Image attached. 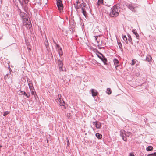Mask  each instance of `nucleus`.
Segmentation results:
<instances>
[{
    "mask_svg": "<svg viewBox=\"0 0 156 156\" xmlns=\"http://www.w3.org/2000/svg\"><path fill=\"white\" fill-rule=\"evenodd\" d=\"M81 12L82 13L84 16L86 17L87 16V13L86 12L85 9L83 7H81Z\"/></svg>",
    "mask_w": 156,
    "mask_h": 156,
    "instance_id": "obj_14",
    "label": "nucleus"
},
{
    "mask_svg": "<svg viewBox=\"0 0 156 156\" xmlns=\"http://www.w3.org/2000/svg\"><path fill=\"white\" fill-rule=\"evenodd\" d=\"M103 5H106L108 7H110V5L108 3H107L106 2H104L103 3Z\"/></svg>",
    "mask_w": 156,
    "mask_h": 156,
    "instance_id": "obj_33",
    "label": "nucleus"
},
{
    "mask_svg": "<svg viewBox=\"0 0 156 156\" xmlns=\"http://www.w3.org/2000/svg\"><path fill=\"white\" fill-rule=\"evenodd\" d=\"M132 32L136 35V38L137 39H139V36L138 33H137L136 30L135 29H133L132 30Z\"/></svg>",
    "mask_w": 156,
    "mask_h": 156,
    "instance_id": "obj_16",
    "label": "nucleus"
},
{
    "mask_svg": "<svg viewBox=\"0 0 156 156\" xmlns=\"http://www.w3.org/2000/svg\"><path fill=\"white\" fill-rule=\"evenodd\" d=\"M27 81L29 88L30 90H31L33 88L32 83L31 81H30V80L28 78L27 79Z\"/></svg>",
    "mask_w": 156,
    "mask_h": 156,
    "instance_id": "obj_13",
    "label": "nucleus"
},
{
    "mask_svg": "<svg viewBox=\"0 0 156 156\" xmlns=\"http://www.w3.org/2000/svg\"><path fill=\"white\" fill-rule=\"evenodd\" d=\"M120 136L122 137V139L124 141H126L127 140V138L125 136V130H122L120 131Z\"/></svg>",
    "mask_w": 156,
    "mask_h": 156,
    "instance_id": "obj_6",
    "label": "nucleus"
},
{
    "mask_svg": "<svg viewBox=\"0 0 156 156\" xmlns=\"http://www.w3.org/2000/svg\"><path fill=\"white\" fill-rule=\"evenodd\" d=\"M148 156H156V153L149 154Z\"/></svg>",
    "mask_w": 156,
    "mask_h": 156,
    "instance_id": "obj_35",
    "label": "nucleus"
},
{
    "mask_svg": "<svg viewBox=\"0 0 156 156\" xmlns=\"http://www.w3.org/2000/svg\"><path fill=\"white\" fill-rule=\"evenodd\" d=\"M36 1H37V0H36Z\"/></svg>",
    "mask_w": 156,
    "mask_h": 156,
    "instance_id": "obj_53",
    "label": "nucleus"
},
{
    "mask_svg": "<svg viewBox=\"0 0 156 156\" xmlns=\"http://www.w3.org/2000/svg\"><path fill=\"white\" fill-rule=\"evenodd\" d=\"M54 42L55 43V41H54Z\"/></svg>",
    "mask_w": 156,
    "mask_h": 156,
    "instance_id": "obj_51",
    "label": "nucleus"
},
{
    "mask_svg": "<svg viewBox=\"0 0 156 156\" xmlns=\"http://www.w3.org/2000/svg\"><path fill=\"white\" fill-rule=\"evenodd\" d=\"M96 55H97V56L100 58V59H101V56H100L99 55L97 54H96Z\"/></svg>",
    "mask_w": 156,
    "mask_h": 156,
    "instance_id": "obj_39",
    "label": "nucleus"
},
{
    "mask_svg": "<svg viewBox=\"0 0 156 156\" xmlns=\"http://www.w3.org/2000/svg\"><path fill=\"white\" fill-rule=\"evenodd\" d=\"M91 93L92 96L93 97H94L97 95L98 92L96 90L94 89H92L91 90Z\"/></svg>",
    "mask_w": 156,
    "mask_h": 156,
    "instance_id": "obj_17",
    "label": "nucleus"
},
{
    "mask_svg": "<svg viewBox=\"0 0 156 156\" xmlns=\"http://www.w3.org/2000/svg\"><path fill=\"white\" fill-rule=\"evenodd\" d=\"M25 96H26V97L27 98H29L30 96V94H26L25 95Z\"/></svg>",
    "mask_w": 156,
    "mask_h": 156,
    "instance_id": "obj_38",
    "label": "nucleus"
},
{
    "mask_svg": "<svg viewBox=\"0 0 156 156\" xmlns=\"http://www.w3.org/2000/svg\"><path fill=\"white\" fill-rule=\"evenodd\" d=\"M9 112L8 111H5L4 112V113L3 114V115L4 116H5L6 115H7L9 114Z\"/></svg>",
    "mask_w": 156,
    "mask_h": 156,
    "instance_id": "obj_34",
    "label": "nucleus"
},
{
    "mask_svg": "<svg viewBox=\"0 0 156 156\" xmlns=\"http://www.w3.org/2000/svg\"><path fill=\"white\" fill-rule=\"evenodd\" d=\"M80 5L81 7H83V8H85L87 6L86 4L83 2L82 3L80 4Z\"/></svg>",
    "mask_w": 156,
    "mask_h": 156,
    "instance_id": "obj_31",
    "label": "nucleus"
},
{
    "mask_svg": "<svg viewBox=\"0 0 156 156\" xmlns=\"http://www.w3.org/2000/svg\"><path fill=\"white\" fill-rule=\"evenodd\" d=\"M23 2H24L25 4H27L29 0H22Z\"/></svg>",
    "mask_w": 156,
    "mask_h": 156,
    "instance_id": "obj_36",
    "label": "nucleus"
},
{
    "mask_svg": "<svg viewBox=\"0 0 156 156\" xmlns=\"http://www.w3.org/2000/svg\"><path fill=\"white\" fill-rule=\"evenodd\" d=\"M60 50L58 51V52L60 56H62L63 55V52L62 51V49H60Z\"/></svg>",
    "mask_w": 156,
    "mask_h": 156,
    "instance_id": "obj_29",
    "label": "nucleus"
},
{
    "mask_svg": "<svg viewBox=\"0 0 156 156\" xmlns=\"http://www.w3.org/2000/svg\"><path fill=\"white\" fill-rule=\"evenodd\" d=\"M36 11H37V10H36L35 9V10H34V12L35 13V12H36Z\"/></svg>",
    "mask_w": 156,
    "mask_h": 156,
    "instance_id": "obj_49",
    "label": "nucleus"
},
{
    "mask_svg": "<svg viewBox=\"0 0 156 156\" xmlns=\"http://www.w3.org/2000/svg\"><path fill=\"white\" fill-rule=\"evenodd\" d=\"M103 3V0H98V4L99 5L100 4H102Z\"/></svg>",
    "mask_w": 156,
    "mask_h": 156,
    "instance_id": "obj_32",
    "label": "nucleus"
},
{
    "mask_svg": "<svg viewBox=\"0 0 156 156\" xmlns=\"http://www.w3.org/2000/svg\"><path fill=\"white\" fill-rule=\"evenodd\" d=\"M127 6L131 11L133 12H135V10L134 9V7L131 3L128 4Z\"/></svg>",
    "mask_w": 156,
    "mask_h": 156,
    "instance_id": "obj_9",
    "label": "nucleus"
},
{
    "mask_svg": "<svg viewBox=\"0 0 156 156\" xmlns=\"http://www.w3.org/2000/svg\"><path fill=\"white\" fill-rule=\"evenodd\" d=\"M54 42L55 43V41H54Z\"/></svg>",
    "mask_w": 156,
    "mask_h": 156,
    "instance_id": "obj_52",
    "label": "nucleus"
},
{
    "mask_svg": "<svg viewBox=\"0 0 156 156\" xmlns=\"http://www.w3.org/2000/svg\"><path fill=\"white\" fill-rule=\"evenodd\" d=\"M129 156H135L133 153H130L129 154Z\"/></svg>",
    "mask_w": 156,
    "mask_h": 156,
    "instance_id": "obj_42",
    "label": "nucleus"
},
{
    "mask_svg": "<svg viewBox=\"0 0 156 156\" xmlns=\"http://www.w3.org/2000/svg\"><path fill=\"white\" fill-rule=\"evenodd\" d=\"M35 18H36V20L37 21V20H38V16H37V14H36V15H35Z\"/></svg>",
    "mask_w": 156,
    "mask_h": 156,
    "instance_id": "obj_41",
    "label": "nucleus"
},
{
    "mask_svg": "<svg viewBox=\"0 0 156 156\" xmlns=\"http://www.w3.org/2000/svg\"><path fill=\"white\" fill-rule=\"evenodd\" d=\"M70 113H68L67 114V116L68 117V116H70Z\"/></svg>",
    "mask_w": 156,
    "mask_h": 156,
    "instance_id": "obj_44",
    "label": "nucleus"
},
{
    "mask_svg": "<svg viewBox=\"0 0 156 156\" xmlns=\"http://www.w3.org/2000/svg\"><path fill=\"white\" fill-rule=\"evenodd\" d=\"M57 5V7L59 10H63V6L62 4V0H56Z\"/></svg>",
    "mask_w": 156,
    "mask_h": 156,
    "instance_id": "obj_4",
    "label": "nucleus"
},
{
    "mask_svg": "<svg viewBox=\"0 0 156 156\" xmlns=\"http://www.w3.org/2000/svg\"><path fill=\"white\" fill-rule=\"evenodd\" d=\"M85 1L87 2V3L88 1H89V0H85Z\"/></svg>",
    "mask_w": 156,
    "mask_h": 156,
    "instance_id": "obj_48",
    "label": "nucleus"
},
{
    "mask_svg": "<svg viewBox=\"0 0 156 156\" xmlns=\"http://www.w3.org/2000/svg\"><path fill=\"white\" fill-rule=\"evenodd\" d=\"M118 44L119 47L120 49H121L122 51H123V48H122V44L120 42H118Z\"/></svg>",
    "mask_w": 156,
    "mask_h": 156,
    "instance_id": "obj_23",
    "label": "nucleus"
},
{
    "mask_svg": "<svg viewBox=\"0 0 156 156\" xmlns=\"http://www.w3.org/2000/svg\"><path fill=\"white\" fill-rule=\"evenodd\" d=\"M128 41L131 44H132V38L131 37V36L129 34H128Z\"/></svg>",
    "mask_w": 156,
    "mask_h": 156,
    "instance_id": "obj_26",
    "label": "nucleus"
},
{
    "mask_svg": "<svg viewBox=\"0 0 156 156\" xmlns=\"http://www.w3.org/2000/svg\"><path fill=\"white\" fill-rule=\"evenodd\" d=\"M153 149V147L151 146H149L147 148L146 150L147 151H151Z\"/></svg>",
    "mask_w": 156,
    "mask_h": 156,
    "instance_id": "obj_28",
    "label": "nucleus"
},
{
    "mask_svg": "<svg viewBox=\"0 0 156 156\" xmlns=\"http://www.w3.org/2000/svg\"><path fill=\"white\" fill-rule=\"evenodd\" d=\"M132 63L131 64V65H133L134 64H135V63H136V61H134L133 59L132 60Z\"/></svg>",
    "mask_w": 156,
    "mask_h": 156,
    "instance_id": "obj_37",
    "label": "nucleus"
},
{
    "mask_svg": "<svg viewBox=\"0 0 156 156\" xmlns=\"http://www.w3.org/2000/svg\"><path fill=\"white\" fill-rule=\"evenodd\" d=\"M113 62L115 67L116 68L119 65V62L117 59L115 58L114 59Z\"/></svg>",
    "mask_w": 156,
    "mask_h": 156,
    "instance_id": "obj_11",
    "label": "nucleus"
},
{
    "mask_svg": "<svg viewBox=\"0 0 156 156\" xmlns=\"http://www.w3.org/2000/svg\"><path fill=\"white\" fill-rule=\"evenodd\" d=\"M95 135L96 137L98 139H101L102 137V135L98 133H96L95 134Z\"/></svg>",
    "mask_w": 156,
    "mask_h": 156,
    "instance_id": "obj_22",
    "label": "nucleus"
},
{
    "mask_svg": "<svg viewBox=\"0 0 156 156\" xmlns=\"http://www.w3.org/2000/svg\"><path fill=\"white\" fill-rule=\"evenodd\" d=\"M26 44H27V46H28L30 45V44L29 43H28L27 42Z\"/></svg>",
    "mask_w": 156,
    "mask_h": 156,
    "instance_id": "obj_43",
    "label": "nucleus"
},
{
    "mask_svg": "<svg viewBox=\"0 0 156 156\" xmlns=\"http://www.w3.org/2000/svg\"><path fill=\"white\" fill-rule=\"evenodd\" d=\"M69 140H68L67 141V145H69Z\"/></svg>",
    "mask_w": 156,
    "mask_h": 156,
    "instance_id": "obj_45",
    "label": "nucleus"
},
{
    "mask_svg": "<svg viewBox=\"0 0 156 156\" xmlns=\"http://www.w3.org/2000/svg\"><path fill=\"white\" fill-rule=\"evenodd\" d=\"M58 101L59 102V105L61 106H64V108L65 109H66V107L65 105V102L63 101V99L62 98H59Z\"/></svg>",
    "mask_w": 156,
    "mask_h": 156,
    "instance_id": "obj_10",
    "label": "nucleus"
},
{
    "mask_svg": "<svg viewBox=\"0 0 156 156\" xmlns=\"http://www.w3.org/2000/svg\"><path fill=\"white\" fill-rule=\"evenodd\" d=\"M95 50H96V52L97 53H99L101 55V60L103 62L104 64L105 65L107 64L106 62L107 61V58L105 57V56L103 55L97 49H95Z\"/></svg>",
    "mask_w": 156,
    "mask_h": 156,
    "instance_id": "obj_5",
    "label": "nucleus"
},
{
    "mask_svg": "<svg viewBox=\"0 0 156 156\" xmlns=\"http://www.w3.org/2000/svg\"><path fill=\"white\" fill-rule=\"evenodd\" d=\"M58 66L59 70L60 71H63V70L62 68L63 64L62 61L60 59L58 60Z\"/></svg>",
    "mask_w": 156,
    "mask_h": 156,
    "instance_id": "obj_7",
    "label": "nucleus"
},
{
    "mask_svg": "<svg viewBox=\"0 0 156 156\" xmlns=\"http://www.w3.org/2000/svg\"><path fill=\"white\" fill-rule=\"evenodd\" d=\"M20 15L26 27L28 29H30L32 27V25L29 17L27 16V15L25 13L22 12H20Z\"/></svg>",
    "mask_w": 156,
    "mask_h": 156,
    "instance_id": "obj_1",
    "label": "nucleus"
},
{
    "mask_svg": "<svg viewBox=\"0 0 156 156\" xmlns=\"http://www.w3.org/2000/svg\"><path fill=\"white\" fill-rule=\"evenodd\" d=\"M18 94L19 95H25L26 94V93L25 91H18Z\"/></svg>",
    "mask_w": 156,
    "mask_h": 156,
    "instance_id": "obj_25",
    "label": "nucleus"
},
{
    "mask_svg": "<svg viewBox=\"0 0 156 156\" xmlns=\"http://www.w3.org/2000/svg\"><path fill=\"white\" fill-rule=\"evenodd\" d=\"M11 71H10V72L8 74H6L5 76V80L9 79V78L11 76Z\"/></svg>",
    "mask_w": 156,
    "mask_h": 156,
    "instance_id": "obj_19",
    "label": "nucleus"
},
{
    "mask_svg": "<svg viewBox=\"0 0 156 156\" xmlns=\"http://www.w3.org/2000/svg\"><path fill=\"white\" fill-rule=\"evenodd\" d=\"M31 94L32 95H34V97L35 98L36 101H38V100L39 99V98L37 95L36 94V92H34L32 91H31Z\"/></svg>",
    "mask_w": 156,
    "mask_h": 156,
    "instance_id": "obj_15",
    "label": "nucleus"
},
{
    "mask_svg": "<svg viewBox=\"0 0 156 156\" xmlns=\"http://www.w3.org/2000/svg\"><path fill=\"white\" fill-rule=\"evenodd\" d=\"M81 7H81L80 5H78L77 4L76 6H75L76 10L78 13L80 12V10H79V9L80 8L81 9Z\"/></svg>",
    "mask_w": 156,
    "mask_h": 156,
    "instance_id": "obj_20",
    "label": "nucleus"
},
{
    "mask_svg": "<svg viewBox=\"0 0 156 156\" xmlns=\"http://www.w3.org/2000/svg\"><path fill=\"white\" fill-rule=\"evenodd\" d=\"M122 38L126 44L128 43L126 35H123L122 36Z\"/></svg>",
    "mask_w": 156,
    "mask_h": 156,
    "instance_id": "obj_24",
    "label": "nucleus"
},
{
    "mask_svg": "<svg viewBox=\"0 0 156 156\" xmlns=\"http://www.w3.org/2000/svg\"><path fill=\"white\" fill-rule=\"evenodd\" d=\"M152 57L151 55H147L145 60L149 62L151 60Z\"/></svg>",
    "mask_w": 156,
    "mask_h": 156,
    "instance_id": "obj_18",
    "label": "nucleus"
},
{
    "mask_svg": "<svg viewBox=\"0 0 156 156\" xmlns=\"http://www.w3.org/2000/svg\"><path fill=\"white\" fill-rule=\"evenodd\" d=\"M47 2V0H41L40 1V5L42 6H44Z\"/></svg>",
    "mask_w": 156,
    "mask_h": 156,
    "instance_id": "obj_12",
    "label": "nucleus"
},
{
    "mask_svg": "<svg viewBox=\"0 0 156 156\" xmlns=\"http://www.w3.org/2000/svg\"><path fill=\"white\" fill-rule=\"evenodd\" d=\"M76 2L78 4L79 3V1L78 0L77 1H76Z\"/></svg>",
    "mask_w": 156,
    "mask_h": 156,
    "instance_id": "obj_46",
    "label": "nucleus"
},
{
    "mask_svg": "<svg viewBox=\"0 0 156 156\" xmlns=\"http://www.w3.org/2000/svg\"><path fill=\"white\" fill-rule=\"evenodd\" d=\"M27 48H28V49L29 51H30V45L28 46H27Z\"/></svg>",
    "mask_w": 156,
    "mask_h": 156,
    "instance_id": "obj_40",
    "label": "nucleus"
},
{
    "mask_svg": "<svg viewBox=\"0 0 156 156\" xmlns=\"http://www.w3.org/2000/svg\"><path fill=\"white\" fill-rule=\"evenodd\" d=\"M95 37L96 38V39H97V38L98 37V36H95Z\"/></svg>",
    "mask_w": 156,
    "mask_h": 156,
    "instance_id": "obj_47",
    "label": "nucleus"
},
{
    "mask_svg": "<svg viewBox=\"0 0 156 156\" xmlns=\"http://www.w3.org/2000/svg\"><path fill=\"white\" fill-rule=\"evenodd\" d=\"M41 35L42 36L44 40V42L45 44V45L46 47V49L47 51H49V48L48 46V41L47 39L46 38V35L44 33H42L41 32Z\"/></svg>",
    "mask_w": 156,
    "mask_h": 156,
    "instance_id": "obj_3",
    "label": "nucleus"
},
{
    "mask_svg": "<svg viewBox=\"0 0 156 156\" xmlns=\"http://www.w3.org/2000/svg\"><path fill=\"white\" fill-rule=\"evenodd\" d=\"M93 123L94 125L95 124L96 127L97 129H100L101 126V123L98 121H96L95 122H93Z\"/></svg>",
    "mask_w": 156,
    "mask_h": 156,
    "instance_id": "obj_8",
    "label": "nucleus"
},
{
    "mask_svg": "<svg viewBox=\"0 0 156 156\" xmlns=\"http://www.w3.org/2000/svg\"><path fill=\"white\" fill-rule=\"evenodd\" d=\"M109 16L111 17H116L119 14L120 12V8L117 5H115L111 8Z\"/></svg>",
    "mask_w": 156,
    "mask_h": 156,
    "instance_id": "obj_2",
    "label": "nucleus"
},
{
    "mask_svg": "<svg viewBox=\"0 0 156 156\" xmlns=\"http://www.w3.org/2000/svg\"><path fill=\"white\" fill-rule=\"evenodd\" d=\"M99 48L100 49H101V48L99 47Z\"/></svg>",
    "mask_w": 156,
    "mask_h": 156,
    "instance_id": "obj_50",
    "label": "nucleus"
},
{
    "mask_svg": "<svg viewBox=\"0 0 156 156\" xmlns=\"http://www.w3.org/2000/svg\"><path fill=\"white\" fill-rule=\"evenodd\" d=\"M56 48L57 51L60 50V49H62L60 47L59 45L57 44H56Z\"/></svg>",
    "mask_w": 156,
    "mask_h": 156,
    "instance_id": "obj_30",
    "label": "nucleus"
},
{
    "mask_svg": "<svg viewBox=\"0 0 156 156\" xmlns=\"http://www.w3.org/2000/svg\"><path fill=\"white\" fill-rule=\"evenodd\" d=\"M107 93L109 95L111 94L112 91L110 88H108L107 89Z\"/></svg>",
    "mask_w": 156,
    "mask_h": 156,
    "instance_id": "obj_27",
    "label": "nucleus"
},
{
    "mask_svg": "<svg viewBox=\"0 0 156 156\" xmlns=\"http://www.w3.org/2000/svg\"><path fill=\"white\" fill-rule=\"evenodd\" d=\"M125 136H126V137H129L130 135L131 134V133L129 132H126L125 131Z\"/></svg>",
    "mask_w": 156,
    "mask_h": 156,
    "instance_id": "obj_21",
    "label": "nucleus"
}]
</instances>
